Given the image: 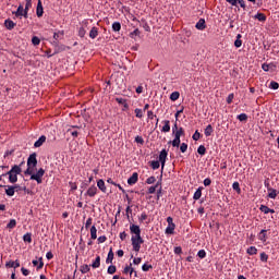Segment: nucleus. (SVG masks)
<instances>
[{
	"label": "nucleus",
	"instance_id": "nucleus-12",
	"mask_svg": "<svg viewBox=\"0 0 279 279\" xmlns=\"http://www.w3.org/2000/svg\"><path fill=\"white\" fill-rule=\"evenodd\" d=\"M33 265H34V267H37V270L43 269V267H45V263L43 262V257H39V262H38V259H34Z\"/></svg>",
	"mask_w": 279,
	"mask_h": 279
},
{
	"label": "nucleus",
	"instance_id": "nucleus-57",
	"mask_svg": "<svg viewBox=\"0 0 279 279\" xmlns=\"http://www.w3.org/2000/svg\"><path fill=\"white\" fill-rule=\"evenodd\" d=\"M145 220H147V214L142 213V215H141L140 218H138V221H140L141 223H143V221H145Z\"/></svg>",
	"mask_w": 279,
	"mask_h": 279
},
{
	"label": "nucleus",
	"instance_id": "nucleus-56",
	"mask_svg": "<svg viewBox=\"0 0 279 279\" xmlns=\"http://www.w3.org/2000/svg\"><path fill=\"white\" fill-rule=\"evenodd\" d=\"M90 226H93V218H88L85 222V228L86 230H88V228H90Z\"/></svg>",
	"mask_w": 279,
	"mask_h": 279
},
{
	"label": "nucleus",
	"instance_id": "nucleus-51",
	"mask_svg": "<svg viewBox=\"0 0 279 279\" xmlns=\"http://www.w3.org/2000/svg\"><path fill=\"white\" fill-rule=\"evenodd\" d=\"M238 120L240 121H247V114L246 113H241L236 117Z\"/></svg>",
	"mask_w": 279,
	"mask_h": 279
},
{
	"label": "nucleus",
	"instance_id": "nucleus-18",
	"mask_svg": "<svg viewBox=\"0 0 279 279\" xmlns=\"http://www.w3.org/2000/svg\"><path fill=\"white\" fill-rule=\"evenodd\" d=\"M97 186L98 189L102 192L106 193L107 189H106V182H104V180H98L97 181Z\"/></svg>",
	"mask_w": 279,
	"mask_h": 279
},
{
	"label": "nucleus",
	"instance_id": "nucleus-3",
	"mask_svg": "<svg viewBox=\"0 0 279 279\" xmlns=\"http://www.w3.org/2000/svg\"><path fill=\"white\" fill-rule=\"evenodd\" d=\"M25 175H31V180L37 181V184H43V175H45V169L40 168L37 173L34 174V168L27 167L24 171Z\"/></svg>",
	"mask_w": 279,
	"mask_h": 279
},
{
	"label": "nucleus",
	"instance_id": "nucleus-58",
	"mask_svg": "<svg viewBox=\"0 0 279 279\" xmlns=\"http://www.w3.org/2000/svg\"><path fill=\"white\" fill-rule=\"evenodd\" d=\"M204 186H210V184H213V181L210 180V178H206L203 182Z\"/></svg>",
	"mask_w": 279,
	"mask_h": 279
},
{
	"label": "nucleus",
	"instance_id": "nucleus-49",
	"mask_svg": "<svg viewBox=\"0 0 279 279\" xmlns=\"http://www.w3.org/2000/svg\"><path fill=\"white\" fill-rule=\"evenodd\" d=\"M233 191H236L238 193H241V186L239 185V182H234L232 184Z\"/></svg>",
	"mask_w": 279,
	"mask_h": 279
},
{
	"label": "nucleus",
	"instance_id": "nucleus-14",
	"mask_svg": "<svg viewBox=\"0 0 279 279\" xmlns=\"http://www.w3.org/2000/svg\"><path fill=\"white\" fill-rule=\"evenodd\" d=\"M4 27H7V29H14V27H16V23H14V21L8 19L4 21Z\"/></svg>",
	"mask_w": 279,
	"mask_h": 279
},
{
	"label": "nucleus",
	"instance_id": "nucleus-20",
	"mask_svg": "<svg viewBox=\"0 0 279 279\" xmlns=\"http://www.w3.org/2000/svg\"><path fill=\"white\" fill-rule=\"evenodd\" d=\"M101 266V257L97 256L96 259L93 262L92 267L93 269H98Z\"/></svg>",
	"mask_w": 279,
	"mask_h": 279
},
{
	"label": "nucleus",
	"instance_id": "nucleus-27",
	"mask_svg": "<svg viewBox=\"0 0 279 279\" xmlns=\"http://www.w3.org/2000/svg\"><path fill=\"white\" fill-rule=\"evenodd\" d=\"M254 17L257 19V21H260V23L267 21V16L264 13H257Z\"/></svg>",
	"mask_w": 279,
	"mask_h": 279
},
{
	"label": "nucleus",
	"instance_id": "nucleus-43",
	"mask_svg": "<svg viewBox=\"0 0 279 279\" xmlns=\"http://www.w3.org/2000/svg\"><path fill=\"white\" fill-rule=\"evenodd\" d=\"M259 210L264 213V215H269V208L266 205H260Z\"/></svg>",
	"mask_w": 279,
	"mask_h": 279
},
{
	"label": "nucleus",
	"instance_id": "nucleus-2",
	"mask_svg": "<svg viewBox=\"0 0 279 279\" xmlns=\"http://www.w3.org/2000/svg\"><path fill=\"white\" fill-rule=\"evenodd\" d=\"M23 165H25V161H22L20 165H14L11 170L5 173V175H9V182L11 184L19 182V175L23 172Z\"/></svg>",
	"mask_w": 279,
	"mask_h": 279
},
{
	"label": "nucleus",
	"instance_id": "nucleus-30",
	"mask_svg": "<svg viewBox=\"0 0 279 279\" xmlns=\"http://www.w3.org/2000/svg\"><path fill=\"white\" fill-rule=\"evenodd\" d=\"M170 99H171V101H178V99H180V92H173L170 95Z\"/></svg>",
	"mask_w": 279,
	"mask_h": 279
},
{
	"label": "nucleus",
	"instance_id": "nucleus-25",
	"mask_svg": "<svg viewBox=\"0 0 279 279\" xmlns=\"http://www.w3.org/2000/svg\"><path fill=\"white\" fill-rule=\"evenodd\" d=\"M241 38H242L241 34H238L236 39L234 41V47H236V49H239L243 45V41L241 40Z\"/></svg>",
	"mask_w": 279,
	"mask_h": 279
},
{
	"label": "nucleus",
	"instance_id": "nucleus-63",
	"mask_svg": "<svg viewBox=\"0 0 279 279\" xmlns=\"http://www.w3.org/2000/svg\"><path fill=\"white\" fill-rule=\"evenodd\" d=\"M147 117H148V119H150V120L156 119V114H154V111H147Z\"/></svg>",
	"mask_w": 279,
	"mask_h": 279
},
{
	"label": "nucleus",
	"instance_id": "nucleus-40",
	"mask_svg": "<svg viewBox=\"0 0 279 279\" xmlns=\"http://www.w3.org/2000/svg\"><path fill=\"white\" fill-rule=\"evenodd\" d=\"M29 8H32V2H26L24 9V19H27V12H29Z\"/></svg>",
	"mask_w": 279,
	"mask_h": 279
},
{
	"label": "nucleus",
	"instance_id": "nucleus-48",
	"mask_svg": "<svg viewBox=\"0 0 279 279\" xmlns=\"http://www.w3.org/2000/svg\"><path fill=\"white\" fill-rule=\"evenodd\" d=\"M149 269H154V266H151L150 264H144L142 266V271H149Z\"/></svg>",
	"mask_w": 279,
	"mask_h": 279
},
{
	"label": "nucleus",
	"instance_id": "nucleus-45",
	"mask_svg": "<svg viewBox=\"0 0 279 279\" xmlns=\"http://www.w3.org/2000/svg\"><path fill=\"white\" fill-rule=\"evenodd\" d=\"M269 88H271L272 90H278L279 88L278 82H275V81L270 82Z\"/></svg>",
	"mask_w": 279,
	"mask_h": 279
},
{
	"label": "nucleus",
	"instance_id": "nucleus-1",
	"mask_svg": "<svg viewBox=\"0 0 279 279\" xmlns=\"http://www.w3.org/2000/svg\"><path fill=\"white\" fill-rule=\"evenodd\" d=\"M130 232L133 234L131 238L133 252H141V245L145 243V240H143V236H141V227L137 225H131Z\"/></svg>",
	"mask_w": 279,
	"mask_h": 279
},
{
	"label": "nucleus",
	"instance_id": "nucleus-26",
	"mask_svg": "<svg viewBox=\"0 0 279 279\" xmlns=\"http://www.w3.org/2000/svg\"><path fill=\"white\" fill-rule=\"evenodd\" d=\"M90 239L93 241H95V239H97V227H95V226H92V228H90Z\"/></svg>",
	"mask_w": 279,
	"mask_h": 279
},
{
	"label": "nucleus",
	"instance_id": "nucleus-50",
	"mask_svg": "<svg viewBox=\"0 0 279 279\" xmlns=\"http://www.w3.org/2000/svg\"><path fill=\"white\" fill-rule=\"evenodd\" d=\"M269 256L266 253H260V260L262 263H267Z\"/></svg>",
	"mask_w": 279,
	"mask_h": 279
},
{
	"label": "nucleus",
	"instance_id": "nucleus-33",
	"mask_svg": "<svg viewBox=\"0 0 279 279\" xmlns=\"http://www.w3.org/2000/svg\"><path fill=\"white\" fill-rule=\"evenodd\" d=\"M202 197V187H198L195 193H194V196H193V199L197 201Z\"/></svg>",
	"mask_w": 279,
	"mask_h": 279
},
{
	"label": "nucleus",
	"instance_id": "nucleus-52",
	"mask_svg": "<svg viewBox=\"0 0 279 279\" xmlns=\"http://www.w3.org/2000/svg\"><path fill=\"white\" fill-rule=\"evenodd\" d=\"M193 141H199L202 138V134L198 133V131H195V133L192 136Z\"/></svg>",
	"mask_w": 279,
	"mask_h": 279
},
{
	"label": "nucleus",
	"instance_id": "nucleus-46",
	"mask_svg": "<svg viewBox=\"0 0 279 279\" xmlns=\"http://www.w3.org/2000/svg\"><path fill=\"white\" fill-rule=\"evenodd\" d=\"M186 149H189V145L186 143H182L180 146V151L182 154H186Z\"/></svg>",
	"mask_w": 279,
	"mask_h": 279
},
{
	"label": "nucleus",
	"instance_id": "nucleus-38",
	"mask_svg": "<svg viewBox=\"0 0 279 279\" xmlns=\"http://www.w3.org/2000/svg\"><path fill=\"white\" fill-rule=\"evenodd\" d=\"M23 241L25 243H32V233H26L23 235Z\"/></svg>",
	"mask_w": 279,
	"mask_h": 279
},
{
	"label": "nucleus",
	"instance_id": "nucleus-41",
	"mask_svg": "<svg viewBox=\"0 0 279 279\" xmlns=\"http://www.w3.org/2000/svg\"><path fill=\"white\" fill-rule=\"evenodd\" d=\"M135 117L137 119H143V109L136 108L135 109Z\"/></svg>",
	"mask_w": 279,
	"mask_h": 279
},
{
	"label": "nucleus",
	"instance_id": "nucleus-6",
	"mask_svg": "<svg viewBox=\"0 0 279 279\" xmlns=\"http://www.w3.org/2000/svg\"><path fill=\"white\" fill-rule=\"evenodd\" d=\"M36 165H38V159H36V153L29 155L28 159H27V167H36Z\"/></svg>",
	"mask_w": 279,
	"mask_h": 279
},
{
	"label": "nucleus",
	"instance_id": "nucleus-16",
	"mask_svg": "<svg viewBox=\"0 0 279 279\" xmlns=\"http://www.w3.org/2000/svg\"><path fill=\"white\" fill-rule=\"evenodd\" d=\"M97 36H99V29L97 27H93L89 32V38L95 40V38H97Z\"/></svg>",
	"mask_w": 279,
	"mask_h": 279
},
{
	"label": "nucleus",
	"instance_id": "nucleus-44",
	"mask_svg": "<svg viewBox=\"0 0 279 279\" xmlns=\"http://www.w3.org/2000/svg\"><path fill=\"white\" fill-rule=\"evenodd\" d=\"M32 43L35 47H38V45H40V38H38V36H34L32 38Z\"/></svg>",
	"mask_w": 279,
	"mask_h": 279
},
{
	"label": "nucleus",
	"instance_id": "nucleus-60",
	"mask_svg": "<svg viewBox=\"0 0 279 279\" xmlns=\"http://www.w3.org/2000/svg\"><path fill=\"white\" fill-rule=\"evenodd\" d=\"M233 99H234V94H229L227 97V104H232Z\"/></svg>",
	"mask_w": 279,
	"mask_h": 279
},
{
	"label": "nucleus",
	"instance_id": "nucleus-9",
	"mask_svg": "<svg viewBox=\"0 0 279 279\" xmlns=\"http://www.w3.org/2000/svg\"><path fill=\"white\" fill-rule=\"evenodd\" d=\"M85 195H88V197H95L97 195V186L92 185L90 187H88Z\"/></svg>",
	"mask_w": 279,
	"mask_h": 279
},
{
	"label": "nucleus",
	"instance_id": "nucleus-32",
	"mask_svg": "<svg viewBox=\"0 0 279 279\" xmlns=\"http://www.w3.org/2000/svg\"><path fill=\"white\" fill-rule=\"evenodd\" d=\"M107 274H109L110 276H112L113 274H117V266L110 265L107 269Z\"/></svg>",
	"mask_w": 279,
	"mask_h": 279
},
{
	"label": "nucleus",
	"instance_id": "nucleus-64",
	"mask_svg": "<svg viewBox=\"0 0 279 279\" xmlns=\"http://www.w3.org/2000/svg\"><path fill=\"white\" fill-rule=\"evenodd\" d=\"M107 240L108 238H106V235H101L98 238V243H106Z\"/></svg>",
	"mask_w": 279,
	"mask_h": 279
},
{
	"label": "nucleus",
	"instance_id": "nucleus-17",
	"mask_svg": "<svg viewBox=\"0 0 279 279\" xmlns=\"http://www.w3.org/2000/svg\"><path fill=\"white\" fill-rule=\"evenodd\" d=\"M13 14H15V16H25V9H23V5L20 4L16 12H13Z\"/></svg>",
	"mask_w": 279,
	"mask_h": 279
},
{
	"label": "nucleus",
	"instance_id": "nucleus-59",
	"mask_svg": "<svg viewBox=\"0 0 279 279\" xmlns=\"http://www.w3.org/2000/svg\"><path fill=\"white\" fill-rule=\"evenodd\" d=\"M154 182H156V177H149V178L146 180V184H154Z\"/></svg>",
	"mask_w": 279,
	"mask_h": 279
},
{
	"label": "nucleus",
	"instance_id": "nucleus-39",
	"mask_svg": "<svg viewBox=\"0 0 279 279\" xmlns=\"http://www.w3.org/2000/svg\"><path fill=\"white\" fill-rule=\"evenodd\" d=\"M112 29H113V32H121V23L114 22L112 24Z\"/></svg>",
	"mask_w": 279,
	"mask_h": 279
},
{
	"label": "nucleus",
	"instance_id": "nucleus-35",
	"mask_svg": "<svg viewBox=\"0 0 279 279\" xmlns=\"http://www.w3.org/2000/svg\"><path fill=\"white\" fill-rule=\"evenodd\" d=\"M213 132H214L213 125L211 124L207 125L205 129V136H210Z\"/></svg>",
	"mask_w": 279,
	"mask_h": 279
},
{
	"label": "nucleus",
	"instance_id": "nucleus-4",
	"mask_svg": "<svg viewBox=\"0 0 279 279\" xmlns=\"http://www.w3.org/2000/svg\"><path fill=\"white\" fill-rule=\"evenodd\" d=\"M5 194L8 195V197H14V193H16V189H20L19 184L15 185H8L5 186Z\"/></svg>",
	"mask_w": 279,
	"mask_h": 279
},
{
	"label": "nucleus",
	"instance_id": "nucleus-54",
	"mask_svg": "<svg viewBox=\"0 0 279 279\" xmlns=\"http://www.w3.org/2000/svg\"><path fill=\"white\" fill-rule=\"evenodd\" d=\"M198 258H206V251L205 250H199L197 253Z\"/></svg>",
	"mask_w": 279,
	"mask_h": 279
},
{
	"label": "nucleus",
	"instance_id": "nucleus-36",
	"mask_svg": "<svg viewBox=\"0 0 279 279\" xmlns=\"http://www.w3.org/2000/svg\"><path fill=\"white\" fill-rule=\"evenodd\" d=\"M150 167H151V169H154V170L160 169V161H158V160H153V161L150 162Z\"/></svg>",
	"mask_w": 279,
	"mask_h": 279
},
{
	"label": "nucleus",
	"instance_id": "nucleus-42",
	"mask_svg": "<svg viewBox=\"0 0 279 279\" xmlns=\"http://www.w3.org/2000/svg\"><path fill=\"white\" fill-rule=\"evenodd\" d=\"M170 143H172V147H180V137L174 136V140Z\"/></svg>",
	"mask_w": 279,
	"mask_h": 279
},
{
	"label": "nucleus",
	"instance_id": "nucleus-31",
	"mask_svg": "<svg viewBox=\"0 0 279 279\" xmlns=\"http://www.w3.org/2000/svg\"><path fill=\"white\" fill-rule=\"evenodd\" d=\"M197 154H199V156H205L206 155V146L205 145L198 146Z\"/></svg>",
	"mask_w": 279,
	"mask_h": 279
},
{
	"label": "nucleus",
	"instance_id": "nucleus-21",
	"mask_svg": "<svg viewBox=\"0 0 279 279\" xmlns=\"http://www.w3.org/2000/svg\"><path fill=\"white\" fill-rule=\"evenodd\" d=\"M175 232V223H170L166 228V233L167 234H173Z\"/></svg>",
	"mask_w": 279,
	"mask_h": 279
},
{
	"label": "nucleus",
	"instance_id": "nucleus-23",
	"mask_svg": "<svg viewBox=\"0 0 279 279\" xmlns=\"http://www.w3.org/2000/svg\"><path fill=\"white\" fill-rule=\"evenodd\" d=\"M246 254H248L250 256H254L258 254V248H256V246H251L246 250Z\"/></svg>",
	"mask_w": 279,
	"mask_h": 279
},
{
	"label": "nucleus",
	"instance_id": "nucleus-61",
	"mask_svg": "<svg viewBox=\"0 0 279 279\" xmlns=\"http://www.w3.org/2000/svg\"><path fill=\"white\" fill-rule=\"evenodd\" d=\"M135 143H138L140 145H143V143H145V140H143L142 136H136L135 137Z\"/></svg>",
	"mask_w": 279,
	"mask_h": 279
},
{
	"label": "nucleus",
	"instance_id": "nucleus-11",
	"mask_svg": "<svg viewBox=\"0 0 279 279\" xmlns=\"http://www.w3.org/2000/svg\"><path fill=\"white\" fill-rule=\"evenodd\" d=\"M47 141V136L41 135L34 144V147H43L45 145V142Z\"/></svg>",
	"mask_w": 279,
	"mask_h": 279
},
{
	"label": "nucleus",
	"instance_id": "nucleus-15",
	"mask_svg": "<svg viewBox=\"0 0 279 279\" xmlns=\"http://www.w3.org/2000/svg\"><path fill=\"white\" fill-rule=\"evenodd\" d=\"M195 27H196V29H201V31L206 29V20L201 19V20L196 23Z\"/></svg>",
	"mask_w": 279,
	"mask_h": 279
},
{
	"label": "nucleus",
	"instance_id": "nucleus-24",
	"mask_svg": "<svg viewBox=\"0 0 279 279\" xmlns=\"http://www.w3.org/2000/svg\"><path fill=\"white\" fill-rule=\"evenodd\" d=\"M112 260H114V253L112 252V248H110L107 259H106L107 265H110V263H112Z\"/></svg>",
	"mask_w": 279,
	"mask_h": 279
},
{
	"label": "nucleus",
	"instance_id": "nucleus-10",
	"mask_svg": "<svg viewBox=\"0 0 279 279\" xmlns=\"http://www.w3.org/2000/svg\"><path fill=\"white\" fill-rule=\"evenodd\" d=\"M36 14H37L38 19H40V16H43V14H45V10L43 8V2L40 0H38V3H37Z\"/></svg>",
	"mask_w": 279,
	"mask_h": 279
},
{
	"label": "nucleus",
	"instance_id": "nucleus-37",
	"mask_svg": "<svg viewBox=\"0 0 279 279\" xmlns=\"http://www.w3.org/2000/svg\"><path fill=\"white\" fill-rule=\"evenodd\" d=\"M268 197H270V199H276V197H278L276 190L270 189L268 193Z\"/></svg>",
	"mask_w": 279,
	"mask_h": 279
},
{
	"label": "nucleus",
	"instance_id": "nucleus-7",
	"mask_svg": "<svg viewBox=\"0 0 279 279\" xmlns=\"http://www.w3.org/2000/svg\"><path fill=\"white\" fill-rule=\"evenodd\" d=\"M167 149H162L159 154V162L161 163V169H165V162H167Z\"/></svg>",
	"mask_w": 279,
	"mask_h": 279
},
{
	"label": "nucleus",
	"instance_id": "nucleus-47",
	"mask_svg": "<svg viewBox=\"0 0 279 279\" xmlns=\"http://www.w3.org/2000/svg\"><path fill=\"white\" fill-rule=\"evenodd\" d=\"M173 134H174V136L180 138L184 134V129L179 128V130H177L175 133H173Z\"/></svg>",
	"mask_w": 279,
	"mask_h": 279
},
{
	"label": "nucleus",
	"instance_id": "nucleus-13",
	"mask_svg": "<svg viewBox=\"0 0 279 279\" xmlns=\"http://www.w3.org/2000/svg\"><path fill=\"white\" fill-rule=\"evenodd\" d=\"M5 267H11L13 269H19L21 267V263L19 260H10L5 264Z\"/></svg>",
	"mask_w": 279,
	"mask_h": 279
},
{
	"label": "nucleus",
	"instance_id": "nucleus-8",
	"mask_svg": "<svg viewBox=\"0 0 279 279\" xmlns=\"http://www.w3.org/2000/svg\"><path fill=\"white\" fill-rule=\"evenodd\" d=\"M136 182H138V173L134 172L129 179H128V184H130V186L136 184Z\"/></svg>",
	"mask_w": 279,
	"mask_h": 279
},
{
	"label": "nucleus",
	"instance_id": "nucleus-19",
	"mask_svg": "<svg viewBox=\"0 0 279 279\" xmlns=\"http://www.w3.org/2000/svg\"><path fill=\"white\" fill-rule=\"evenodd\" d=\"M165 125L161 129V132H171V125H170V121L169 120H165L163 121Z\"/></svg>",
	"mask_w": 279,
	"mask_h": 279
},
{
	"label": "nucleus",
	"instance_id": "nucleus-53",
	"mask_svg": "<svg viewBox=\"0 0 279 279\" xmlns=\"http://www.w3.org/2000/svg\"><path fill=\"white\" fill-rule=\"evenodd\" d=\"M158 184H159V183H157L155 186H150V187L148 189L149 195H154V193H156V189H158Z\"/></svg>",
	"mask_w": 279,
	"mask_h": 279
},
{
	"label": "nucleus",
	"instance_id": "nucleus-28",
	"mask_svg": "<svg viewBox=\"0 0 279 279\" xmlns=\"http://www.w3.org/2000/svg\"><path fill=\"white\" fill-rule=\"evenodd\" d=\"M259 241H263V243H265V241H267V230L263 229L259 232Z\"/></svg>",
	"mask_w": 279,
	"mask_h": 279
},
{
	"label": "nucleus",
	"instance_id": "nucleus-62",
	"mask_svg": "<svg viewBox=\"0 0 279 279\" xmlns=\"http://www.w3.org/2000/svg\"><path fill=\"white\" fill-rule=\"evenodd\" d=\"M142 260H143V258H141V257H135V258L133 259V265H141Z\"/></svg>",
	"mask_w": 279,
	"mask_h": 279
},
{
	"label": "nucleus",
	"instance_id": "nucleus-5",
	"mask_svg": "<svg viewBox=\"0 0 279 279\" xmlns=\"http://www.w3.org/2000/svg\"><path fill=\"white\" fill-rule=\"evenodd\" d=\"M80 130H82V128L74 125L68 130V134H71L73 138H77V136H80Z\"/></svg>",
	"mask_w": 279,
	"mask_h": 279
},
{
	"label": "nucleus",
	"instance_id": "nucleus-29",
	"mask_svg": "<svg viewBox=\"0 0 279 279\" xmlns=\"http://www.w3.org/2000/svg\"><path fill=\"white\" fill-rule=\"evenodd\" d=\"M80 271L83 274H88V271H90V266L88 264H84L81 266Z\"/></svg>",
	"mask_w": 279,
	"mask_h": 279
},
{
	"label": "nucleus",
	"instance_id": "nucleus-55",
	"mask_svg": "<svg viewBox=\"0 0 279 279\" xmlns=\"http://www.w3.org/2000/svg\"><path fill=\"white\" fill-rule=\"evenodd\" d=\"M78 36L80 38H84V36H86V29H84V27H81L78 29Z\"/></svg>",
	"mask_w": 279,
	"mask_h": 279
},
{
	"label": "nucleus",
	"instance_id": "nucleus-22",
	"mask_svg": "<svg viewBox=\"0 0 279 279\" xmlns=\"http://www.w3.org/2000/svg\"><path fill=\"white\" fill-rule=\"evenodd\" d=\"M123 274L132 276L134 274V268L132 267V264L126 265L123 269Z\"/></svg>",
	"mask_w": 279,
	"mask_h": 279
},
{
	"label": "nucleus",
	"instance_id": "nucleus-34",
	"mask_svg": "<svg viewBox=\"0 0 279 279\" xmlns=\"http://www.w3.org/2000/svg\"><path fill=\"white\" fill-rule=\"evenodd\" d=\"M7 228H8L9 230H13V228H16V220H15V219H11V220L9 221V223L7 225Z\"/></svg>",
	"mask_w": 279,
	"mask_h": 279
}]
</instances>
